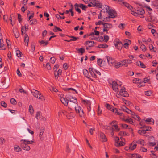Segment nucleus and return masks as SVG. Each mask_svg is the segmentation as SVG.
Here are the masks:
<instances>
[{
	"label": "nucleus",
	"instance_id": "obj_1",
	"mask_svg": "<svg viewBox=\"0 0 158 158\" xmlns=\"http://www.w3.org/2000/svg\"><path fill=\"white\" fill-rule=\"evenodd\" d=\"M106 12L108 13L109 16L108 18H114L115 17L117 14L116 11L113 9H110V7L108 6H106Z\"/></svg>",
	"mask_w": 158,
	"mask_h": 158
},
{
	"label": "nucleus",
	"instance_id": "obj_2",
	"mask_svg": "<svg viewBox=\"0 0 158 158\" xmlns=\"http://www.w3.org/2000/svg\"><path fill=\"white\" fill-rule=\"evenodd\" d=\"M92 4V5L90 4H89L88 5L87 7H91L93 6L94 7L96 6L97 7L99 8H102V5L101 3L99 2L98 0H94L93 2H91Z\"/></svg>",
	"mask_w": 158,
	"mask_h": 158
},
{
	"label": "nucleus",
	"instance_id": "obj_3",
	"mask_svg": "<svg viewBox=\"0 0 158 158\" xmlns=\"http://www.w3.org/2000/svg\"><path fill=\"white\" fill-rule=\"evenodd\" d=\"M69 98L67 97V98H68V100H69L70 102L69 103V105L70 107H74L75 105L77 104V102L76 98L73 97ZM67 98V96L66 97Z\"/></svg>",
	"mask_w": 158,
	"mask_h": 158
},
{
	"label": "nucleus",
	"instance_id": "obj_4",
	"mask_svg": "<svg viewBox=\"0 0 158 158\" xmlns=\"http://www.w3.org/2000/svg\"><path fill=\"white\" fill-rule=\"evenodd\" d=\"M74 108L76 113L79 114L80 117H82L84 116L83 111L81 109L79 106H77L74 107Z\"/></svg>",
	"mask_w": 158,
	"mask_h": 158
},
{
	"label": "nucleus",
	"instance_id": "obj_5",
	"mask_svg": "<svg viewBox=\"0 0 158 158\" xmlns=\"http://www.w3.org/2000/svg\"><path fill=\"white\" fill-rule=\"evenodd\" d=\"M120 94L121 96L124 97H127L129 96L128 93L125 90V89L124 87L120 89Z\"/></svg>",
	"mask_w": 158,
	"mask_h": 158
},
{
	"label": "nucleus",
	"instance_id": "obj_6",
	"mask_svg": "<svg viewBox=\"0 0 158 158\" xmlns=\"http://www.w3.org/2000/svg\"><path fill=\"white\" fill-rule=\"evenodd\" d=\"M111 84L113 90L116 92H118V85L117 83L115 81H113Z\"/></svg>",
	"mask_w": 158,
	"mask_h": 158
},
{
	"label": "nucleus",
	"instance_id": "obj_7",
	"mask_svg": "<svg viewBox=\"0 0 158 158\" xmlns=\"http://www.w3.org/2000/svg\"><path fill=\"white\" fill-rule=\"evenodd\" d=\"M21 147L24 150L29 151L30 149V148L29 146L27 145L26 143L22 142L21 144Z\"/></svg>",
	"mask_w": 158,
	"mask_h": 158
},
{
	"label": "nucleus",
	"instance_id": "obj_8",
	"mask_svg": "<svg viewBox=\"0 0 158 158\" xmlns=\"http://www.w3.org/2000/svg\"><path fill=\"white\" fill-rule=\"evenodd\" d=\"M107 59L108 64L110 65H112L115 63L114 60L112 57L107 56Z\"/></svg>",
	"mask_w": 158,
	"mask_h": 158
},
{
	"label": "nucleus",
	"instance_id": "obj_9",
	"mask_svg": "<svg viewBox=\"0 0 158 158\" xmlns=\"http://www.w3.org/2000/svg\"><path fill=\"white\" fill-rule=\"evenodd\" d=\"M115 44V45L116 47L117 48L118 50H121L123 47V44L120 41H116Z\"/></svg>",
	"mask_w": 158,
	"mask_h": 158
},
{
	"label": "nucleus",
	"instance_id": "obj_10",
	"mask_svg": "<svg viewBox=\"0 0 158 158\" xmlns=\"http://www.w3.org/2000/svg\"><path fill=\"white\" fill-rule=\"evenodd\" d=\"M75 6L79 7L82 9L84 11H86V8H87V6L83 4H77V3H76L75 4Z\"/></svg>",
	"mask_w": 158,
	"mask_h": 158
},
{
	"label": "nucleus",
	"instance_id": "obj_11",
	"mask_svg": "<svg viewBox=\"0 0 158 158\" xmlns=\"http://www.w3.org/2000/svg\"><path fill=\"white\" fill-rule=\"evenodd\" d=\"M143 121H142L139 123L140 125L142 126V127H140V128H143V129H149L150 130H146V131H151V129H152L151 127L148 126H146L145 125L143 124Z\"/></svg>",
	"mask_w": 158,
	"mask_h": 158
},
{
	"label": "nucleus",
	"instance_id": "obj_12",
	"mask_svg": "<svg viewBox=\"0 0 158 158\" xmlns=\"http://www.w3.org/2000/svg\"><path fill=\"white\" fill-rule=\"evenodd\" d=\"M94 43L93 41H86L84 44L85 46H88L89 47H93Z\"/></svg>",
	"mask_w": 158,
	"mask_h": 158
},
{
	"label": "nucleus",
	"instance_id": "obj_13",
	"mask_svg": "<svg viewBox=\"0 0 158 158\" xmlns=\"http://www.w3.org/2000/svg\"><path fill=\"white\" fill-rule=\"evenodd\" d=\"M31 92L33 94V96L37 98H38V95L41 96V94L38 91L34 89L31 90Z\"/></svg>",
	"mask_w": 158,
	"mask_h": 158
},
{
	"label": "nucleus",
	"instance_id": "obj_14",
	"mask_svg": "<svg viewBox=\"0 0 158 158\" xmlns=\"http://www.w3.org/2000/svg\"><path fill=\"white\" fill-rule=\"evenodd\" d=\"M103 23L102 25L103 26L104 28L109 30L112 27V25L111 24L106 23Z\"/></svg>",
	"mask_w": 158,
	"mask_h": 158
},
{
	"label": "nucleus",
	"instance_id": "obj_15",
	"mask_svg": "<svg viewBox=\"0 0 158 158\" xmlns=\"http://www.w3.org/2000/svg\"><path fill=\"white\" fill-rule=\"evenodd\" d=\"M60 100L61 101L62 103L65 106H66L68 105L69 101L68 98L66 100L63 97H61Z\"/></svg>",
	"mask_w": 158,
	"mask_h": 158
},
{
	"label": "nucleus",
	"instance_id": "obj_16",
	"mask_svg": "<svg viewBox=\"0 0 158 158\" xmlns=\"http://www.w3.org/2000/svg\"><path fill=\"white\" fill-rule=\"evenodd\" d=\"M145 13V11L142 8H141L137 10L136 14L138 15H142L144 14Z\"/></svg>",
	"mask_w": 158,
	"mask_h": 158
},
{
	"label": "nucleus",
	"instance_id": "obj_17",
	"mask_svg": "<svg viewBox=\"0 0 158 158\" xmlns=\"http://www.w3.org/2000/svg\"><path fill=\"white\" fill-rule=\"evenodd\" d=\"M127 66V65H126L125 64H122L120 62L116 63L115 64V67L116 68H118L121 66Z\"/></svg>",
	"mask_w": 158,
	"mask_h": 158
},
{
	"label": "nucleus",
	"instance_id": "obj_18",
	"mask_svg": "<svg viewBox=\"0 0 158 158\" xmlns=\"http://www.w3.org/2000/svg\"><path fill=\"white\" fill-rule=\"evenodd\" d=\"M20 141L23 143H26L27 145L28 144H32V143H34V140L33 139L31 141H29L28 140H21Z\"/></svg>",
	"mask_w": 158,
	"mask_h": 158
},
{
	"label": "nucleus",
	"instance_id": "obj_19",
	"mask_svg": "<svg viewBox=\"0 0 158 158\" xmlns=\"http://www.w3.org/2000/svg\"><path fill=\"white\" fill-rule=\"evenodd\" d=\"M120 110H123L124 111L126 112L127 113H130V112H127V111L126 110H128L130 112H131V110L127 108L125 106L123 105L120 107Z\"/></svg>",
	"mask_w": 158,
	"mask_h": 158
},
{
	"label": "nucleus",
	"instance_id": "obj_20",
	"mask_svg": "<svg viewBox=\"0 0 158 158\" xmlns=\"http://www.w3.org/2000/svg\"><path fill=\"white\" fill-rule=\"evenodd\" d=\"M62 72V70L60 69H59L57 72H55L54 73V75L55 78H56V77H57L56 79H57L58 77L61 75Z\"/></svg>",
	"mask_w": 158,
	"mask_h": 158
},
{
	"label": "nucleus",
	"instance_id": "obj_21",
	"mask_svg": "<svg viewBox=\"0 0 158 158\" xmlns=\"http://www.w3.org/2000/svg\"><path fill=\"white\" fill-rule=\"evenodd\" d=\"M134 143V141H133L131 143L129 144L131 150H134L136 147L137 144L135 143Z\"/></svg>",
	"mask_w": 158,
	"mask_h": 158
},
{
	"label": "nucleus",
	"instance_id": "obj_22",
	"mask_svg": "<svg viewBox=\"0 0 158 158\" xmlns=\"http://www.w3.org/2000/svg\"><path fill=\"white\" fill-rule=\"evenodd\" d=\"M106 107L108 110L113 111V112H114V108L111 105L106 103Z\"/></svg>",
	"mask_w": 158,
	"mask_h": 158
},
{
	"label": "nucleus",
	"instance_id": "obj_23",
	"mask_svg": "<svg viewBox=\"0 0 158 158\" xmlns=\"http://www.w3.org/2000/svg\"><path fill=\"white\" fill-rule=\"evenodd\" d=\"M143 121L142 122V123H145L146 122H151L152 123V124H153L154 123V119H152V118H148L146 119L145 120L144 119L142 120Z\"/></svg>",
	"mask_w": 158,
	"mask_h": 158
},
{
	"label": "nucleus",
	"instance_id": "obj_24",
	"mask_svg": "<svg viewBox=\"0 0 158 158\" xmlns=\"http://www.w3.org/2000/svg\"><path fill=\"white\" fill-rule=\"evenodd\" d=\"M68 119H69L73 118L74 114L73 113H70L66 115Z\"/></svg>",
	"mask_w": 158,
	"mask_h": 158
},
{
	"label": "nucleus",
	"instance_id": "obj_25",
	"mask_svg": "<svg viewBox=\"0 0 158 158\" xmlns=\"http://www.w3.org/2000/svg\"><path fill=\"white\" fill-rule=\"evenodd\" d=\"M89 72L91 75L93 76L94 77L96 78L97 77V75L95 73V72L93 70V68H90L89 69Z\"/></svg>",
	"mask_w": 158,
	"mask_h": 158
},
{
	"label": "nucleus",
	"instance_id": "obj_26",
	"mask_svg": "<svg viewBox=\"0 0 158 158\" xmlns=\"http://www.w3.org/2000/svg\"><path fill=\"white\" fill-rule=\"evenodd\" d=\"M127 42L125 43L123 45L124 47L126 48L127 49L128 48V46L131 43V40H127Z\"/></svg>",
	"mask_w": 158,
	"mask_h": 158
},
{
	"label": "nucleus",
	"instance_id": "obj_27",
	"mask_svg": "<svg viewBox=\"0 0 158 158\" xmlns=\"http://www.w3.org/2000/svg\"><path fill=\"white\" fill-rule=\"evenodd\" d=\"M29 40V37L27 34H25L24 36V42L27 44L26 46H28Z\"/></svg>",
	"mask_w": 158,
	"mask_h": 158
},
{
	"label": "nucleus",
	"instance_id": "obj_28",
	"mask_svg": "<svg viewBox=\"0 0 158 158\" xmlns=\"http://www.w3.org/2000/svg\"><path fill=\"white\" fill-rule=\"evenodd\" d=\"M146 130H150L149 129H144L142 130H139L138 131V133H139L140 135H143L144 134H145L146 132Z\"/></svg>",
	"mask_w": 158,
	"mask_h": 158
},
{
	"label": "nucleus",
	"instance_id": "obj_29",
	"mask_svg": "<svg viewBox=\"0 0 158 158\" xmlns=\"http://www.w3.org/2000/svg\"><path fill=\"white\" fill-rule=\"evenodd\" d=\"M129 156L135 158H141V156L138 154H130Z\"/></svg>",
	"mask_w": 158,
	"mask_h": 158
},
{
	"label": "nucleus",
	"instance_id": "obj_30",
	"mask_svg": "<svg viewBox=\"0 0 158 158\" xmlns=\"http://www.w3.org/2000/svg\"><path fill=\"white\" fill-rule=\"evenodd\" d=\"M100 136L102 139H103V141L104 142H106L107 141V139L105 135L103 133H101L100 134Z\"/></svg>",
	"mask_w": 158,
	"mask_h": 158
},
{
	"label": "nucleus",
	"instance_id": "obj_31",
	"mask_svg": "<svg viewBox=\"0 0 158 158\" xmlns=\"http://www.w3.org/2000/svg\"><path fill=\"white\" fill-rule=\"evenodd\" d=\"M123 3L124 4L125 6L129 8L130 10H131V9H133V7L129 5L128 3L126 2H123Z\"/></svg>",
	"mask_w": 158,
	"mask_h": 158
},
{
	"label": "nucleus",
	"instance_id": "obj_32",
	"mask_svg": "<svg viewBox=\"0 0 158 158\" xmlns=\"http://www.w3.org/2000/svg\"><path fill=\"white\" fill-rule=\"evenodd\" d=\"M76 49L78 51L79 53H81V55H82L85 52V50L83 48H81L79 49L77 48Z\"/></svg>",
	"mask_w": 158,
	"mask_h": 158
},
{
	"label": "nucleus",
	"instance_id": "obj_33",
	"mask_svg": "<svg viewBox=\"0 0 158 158\" xmlns=\"http://www.w3.org/2000/svg\"><path fill=\"white\" fill-rule=\"evenodd\" d=\"M108 45L106 44H100L98 46V48H107L108 47Z\"/></svg>",
	"mask_w": 158,
	"mask_h": 158
},
{
	"label": "nucleus",
	"instance_id": "obj_34",
	"mask_svg": "<svg viewBox=\"0 0 158 158\" xmlns=\"http://www.w3.org/2000/svg\"><path fill=\"white\" fill-rule=\"evenodd\" d=\"M30 22L31 25L32 24H36L38 23L37 20L35 19H34L32 20H31L30 21Z\"/></svg>",
	"mask_w": 158,
	"mask_h": 158
},
{
	"label": "nucleus",
	"instance_id": "obj_35",
	"mask_svg": "<svg viewBox=\"0 0 158 158\" xmlns=\"http://www.w3.org/2000/svg\"><path fill=\"white\" fill-rule=\"evenodd\" d=\"M69 37L70 38H72V39L70 40V41H75L77 40H78L79 39V38L78 37H76L73 36H69Z\"/></svg>",
	"mask_w": 158,
	"mask_h": 158
},
{
	"label": "nucleus",
	"instance_id": "obj_36",
	"mask_svg": "<svg viewBox=\"0 0 158 158\" xmlns=\"http://www.w3.org/2000/svg\"><path fill=\"white\" fill-rule=\"evenodd\" d=\"M14 150L15 151L18 152L22 151L21 148L18 146H15L14 147Z\"/></svg>",
	"mask_w": 158,
	"mask_h": 158
},
{
	"label": "nucleus",
	"instance_id": "obj_37",
	"mask_svg": "<svg viewBox=\"0 0 158 158\" xmlns=\"http://www.w3.org/2000/svg\"><path fill=\"white\" fill-rule=\"evenodd\" d=\"M44 127H42L41 128V129L40 130V133L39 135V136L40 137L42 135L44 131Z\"/></svg>",
	"mask_w": 158,
	"mask_h": 158
},
{
	"label": "nucleus",
	"instance_id": "obj_38",
	"mask_svg": "<svg viewBox=\"0 0 158 158\" xmlns=\"http://www.w3.org/2000/svg\"><path fill=\"white\" fill-rule=\"evenodd\" d=\"M67 112L65 110H62L59 111L58 113V115L59 116L61 115L62 114L64 115H66Z\"/></svg>",
	"mask_w": 158,
	"mask_h": 158
},
{
	"label": "nucleus",
	"instance_id": "obj_39",
	"mask_svg": "<svg viewBox=\"0 0 158 158\" xmlns=\"http://www.w3.org/2000/svg\"><path fill=\"white\" fill-rule=\"evenodd\" d=\"M125 144V143L122 141H121L120 142H119L118 143H117V144H115L116 146L119 147L124 145Z\"/></svg>",
	"mask_w": 158,
	"mask_h": 158
},
{
	"label": "nucleus",
	"instance_id": "obj_40",
	"mask_svg": "<svg viewBox=\"0 0 158 158\" xmlns=\"http://www.w3.org/2000/svg\"><path fill=\"white\" fill-rule=\"evenodd\" d=\"M83 73L85 77H88V76L89 74V73L88 71L85 69H84L83 70Z\"/></svg>",
	"mask_w": 158,
	"mask_h": 158
},
{
	"label": "nucleus",
	"instance_id": "obj_41",
	"mask_svg": "<svg viewBox=\"0 0 158 158\" xmlns=\"http://www.w3.org/2000/svg\"><path fill=\"white\" fill-rule=\"evenodd\" d=\"M132 117L137 120L139 121L140 120V117L137 115H134L132 116Z\"/></svg>",
	"mask_w": 158,
	"mask_h": 158
},
{
	"label": "nucleus",
	"instance_id": "obj_42",
	"mask_svg": "<svg viewBox=\"0 0 158 158\" xmlns=\"http://www.w3.org/2000/svg\"><path fill=\"white\" fill-rule=\"evenodd\" d=\"M44 66H45V65L44 64H43ZM46 67L47 68V69L48 70H50L51 68L50 66V64L49 63H47L46 65Z\"/></svg>",
	"mask_w": 158,
	"mask_h": 158
},
{
	"label": "nucleus",
	"instance_id": "obj_43",
	"mask_svg": "<svg viewBox=\"0 0 158 158\" xmlns=\"http://www.w3.org/2000/svg\"><path fill=\"white\" fill-rule=\"evenodd\" d=\"M119 135H128L129 134L128 133H126L124 131H120L119 133Z\"/></svg>",
	"mask_w": 158,
	"mask_h": 158
},
{
	"label": "nucleus",
	"instance_id": "obj_44",
	"mask_svg": "<svg viewBox=\"0 0 158 158\" xmlns=\"http://www.w3.org/2000/svg\"><path fill=\"white\" fill-rule=\"evenodd\" d=\"M29 111L32 114L33 113L34 110L32 106L31 105L29 106Z\"/></svg>",
	"mask_w": 158,
	"mask_h": 158
},
{
	"label": "nucleus",
	"instance_id": "obj_45",
	"mask_svg": "<svg viewBox=\"0 0 158 158\" xmlns=\"http://www.w3.org/2000/svg\"><path fill=\"white\" fill-rule=\"evenodd\" d=\"M39 42L40 44H44L45 45H46L48 44V41L45 42L44 40L39 41Z\"/></svg>",
	"mask_w": 158,
	"mask_h": 158
},
{
	"label": "nucleus",
	"instance_id": "obj_46",
	"mask_svg": "<svg viewBox=\"0 0 158 158\" xmlns=\"http://www.w3.org/2000/svg\"><path fill=\"white\" fill-rule=\"evenodd\" d=\"M140 48L143 52H145L147 50L145 45L144 44H142L141 45Z\"/></svg>",
	"mask_w": 158,
	"mask_h": 158
},
{
	"label": "nucleus",
	"instance_id": "obj_47",
	"mask_svg": "<svg viewBox=\"0 0 158 158\" xmlns=\"http://www.w3.org/2000/svg\"><path fill=\"white\" fill-rule=\"evenodd\" d=\"M1 105L4 107H7V104L4 101H2L1 102Z\"/></svg>",
	"mask_w": 158,
	"mask_h": 158
},
{
	"label": "nucleus",
	"instance_id": "obj_48",
	"mask_svg": "<svg viewBox=\"0 0 158 158\" xmlns=\"http://www.w3.org/2000/svg\"><path fill=\"white\" fill-rule=\"evenodd\" d=\"M10 102L13 105H15L16 104V101L14 98H12L10 99Z\"/></svg>",
	"mask_w": 158,
	"mask_h": 158
},
{
	"label": "nucleus",
	"instance_id": "obj_49",
	"mask_svg": "<svg viewBox=\"0 0 158 158\" xmlns=\"http://www.w3.org/2000/svg\"><path fill=\"white\" fill-rule=\"evenodd\" d=\"M74 6L76 11L78 12L79 13H80L81 12L80 9L79 8V7H77L75 6V4L74 5Z\"/></svg>",
	"mask_w": 158,
	"mask_h": 158
},
{
	"label": "nucleus",
	"instance_id": "obj_50",
	"mask_svg": "<svg viewBox=\"0 0 158 158\" xmlns=\"http://www.w3.org/2000/svg\"><path fill=\"white\" fill-rule=\"evenodd\" d=\"M55 58L54 57H51L50 59V62L52 64L55 63Z\"/></svg>",
	"mask_w": 158,
	"mask_h": 158
},
{
	"label": "nucleus",
	"instance_id": "obj_51",
	"mask_svg": "<svg viewBox=\"0 0 158 158\" xmlns=\"http://www.w3.org/2000/svg\"><path fill=\"white\" fill-rule=\"evenodd\" d=\"M141 79L138 78H135L133 80V83H138V81H139Z\"/></svg>",
	"mask_w": 158,
	"mask_h": 158
},
{
	"label": "nucleus",
	"instance_id": "obj_52",
	"mask_svg": "<svg viewBox=\"0 0 158 158\" xmlns=\"http://www.w3.org/2000/svg\"><path fill=\"white\" fill-rule=\"evenodd\" d=\"M102 59L99 58L98 60L97 64L98 65H101L102 64Z\"/></svg>",
	"mask_w": 158,
	"mask_h": 158
},
{
	"label": "nucleus",
	"instance_id": "obj_53",
	"mask_svg": "<svg viewBox=\"0 0 158 158\" xmlns=\"http://www.w3.org/2000/svg\"><path fill=\"white\" fill-rule=\"evenodd\" d=\"M18 19L19 23L22 21L21 16L20 14H18Z\"/></svg>",
	"mask_w": 158,
	"mask_h": 158
},
{
	"label": "nucleus",
	"instance_id": "obj_54",
	"mask_svg": "<svg viewBox=\"0 0 158 158\" xmlns=\"http://www.w3.org/2000/svg\"><path fill=\"white\" fill-rule=\"evenodd\" d=\"M112 126L115 128V129L117 131H119L120 129L118 128V126L117 125H113Z\"/></svg>",
	"mask_w": 158,
	"mask_h": 158
},
{
	"label": "nucleus",
	"instance_id": "obj_55",
	"mask_svg": "<svg viewBox=\"0 0 158 158\" xmlns=\"http://www.w3.org/2000/svg\"><path fill=\"white\" fill-rule=\"evenodd\" d=\"M149 48L150 49V50L151 51L153 49V51L155 52L156 51L154 49H153L154 48V47H153V46L152 44H150L149 46Z\"/></svg>",
	"mask_w": 158,
	"mask_h": 158
},
{
	"label": "nucleus",
	"instance_id": "obj_56",
	"mask_svg": "<svg viewBox=\"0 0 158 158\" xmlns=\"http://www.w3.org/2000/svg\"><path fill=\"white\" fill-rule=\"evenodd\" d=\"M109 40V37L108 35H105L104 36V40L106 42L108 41Z\"/></svg>",
	"mask_w": 158,
	"mask_h": 158
},
{
	"label": "nucleus",
	"instance_id": "obj_57",
	"mask_svg": "<svg viewBox=\"0 0 158 158\" xmlns=\"http://www.w3.org/2000/svg\"><path fill=\"white\" fill-rule=\"evenodd\" d=\"M152 92L150 91H148L145 92V94L147 96H150Z\"/></svg>",
	"mask_w": 158,
	"mask_h": 158
},
{
	"label": "nucleus",
	"instance_id": "obj_58",
	"mask_svg": "<svg viewBox=\"0 0 158 158\" xmlns=\"http://www.w3.org/2000/svg\"><path fill=\"white\" fill-rule=\"evenodd\" d=\"M98 113L97 114L98 115H100L101 114L102 110H100V107L99 106L98 108Z\"/></svg>",
	"mask_w": 158,
	"mask_h": 158
},
{
	"label": "nucleus",
	"instance_id": "obj_59",
	"mask_svg": "<svg viewBox=\"0 0 158 158\" xmlns=\"http://www.w3.org/2000/svg\"><path fill=\"white\" fill-rule=\"evenodd\" d=\"M121 126L123 128H127L128 127V125L125 124H121Z\"/></svg>",
	"mask_w": 158,
	"mask_h": 158
},
{
	"label": "nucleus",
	"instance_id": "obj_60",
	"mask_svg": "<svg viewBox=\"0 0 158 158\" xmlns=\"http://www.w3.org/2000/svg\"><path fill=\"white\" fill-rule=\"evenodd\" d=\"M138 142L140 144L142 145H144V141L143 140H139Z\"/></svg>",
	"mask_w": 158,
	"mask_h": 158
},
{
	"label": "nucleus",
	"instance_id": "obj_61",
	"mask_svg": "<svg viewBox=\"0 0 158 158\" xmlns=\"http://www.w3.org/2000/svg\"><path fill=\"white\" fill-rule=\"evenodd\" d=\"M125 25V24L120 23L118 26V27L119 28L123 29L124 28V26Z\"/></svg>",
	"mask_w": 158,
	"mask_h": 158
},
{
	"label": "nucleus",
	"instance_id": "obj_62",
	"mask_svg": "<svg viewBox=\"0 0 158 158\" xmlns=\"http://www.w3.org/2000/svg\"><path fill=\"white\" fill-rule=\"evenodd\" d=\"M59 67V65L57 64L55 65L53 68V70L55 72H56L58 69V68Z\"/></svg>",
	"mask_w": 158,
	"mask_h": 158
},
{
	"label": "nucleus",
	"instance_id": "obj_63",
	"mask_svg": "<svg viewBox=\"0 0 158 158\" xmlns=\"http://www.w3.org/2000/svg\"><path fill=\"white\" fill-rule=\"evenodd\" d=\"M17 73L19 76H22V74H21L19 69H18L17 70Z\"/></svg>",
	"mask_w": 158,
	"mask_h": 158
},
{
	"label": "nucleus",
	"instance_id": "obj_64",
	"mask_svg": "<svg viewBox=\"0 0 158 158\" xmlns=\"http://www.w3.org/2000/svg\"><path fill=\"white\" fill-rule=\"evenodd\" d=\"M47 33V31L46 30H44L42 34V36L43 37H45V36L46 35Z\"/></svg>",
	"mask_w": 158,
	"mask_h": 158
}]
</instances>
